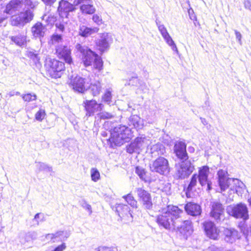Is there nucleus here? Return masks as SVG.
<instances>
[{
	"mask_svg": "<svg viewBox=\"0 0 251 251\" xmlns=\"http://www.w3.org/2000/svg\"><path fill=\"white\" fill-rule=\"evenodd\" d=\"M89 82V78H83L78 76L73 78L72 76L70 78L69 85L74 91L79 93H84L88 88Z\"/></svg>",
	"mask_w": 251,
	"mask_h": 251,
	"instance_id": "6e6552de",
	"label": "nucleus"
},
{
	"mask_svg": "<svg viewBox=\"0 0 251 251\" xmlns=\"http://www.w3.org/2000/svg\"><path fill=\"white\" fill-rule=\"evenodd\" d=\"M244 4L245 8L251 11V2L250 0H245Z\"/></svg>",
	"mask_w": 251,
	"mask_h": 251,
	"instance_id": "e2e57ef3",
	"label": "nucleus"
},
{
	"mask_svg": "<svg viewBox=\"0 0 251 251\" xmlns=\"http://www.w3.org/2000/svg\"><path fill=\"white\" fill-rule=\"evenodd\" d=\"M37 167L40 171L51 172L52 167L44 163H38Z\"/></svg>",
	"mask_w": 251,
	"mask_h": 251,
	"instance_id": "a18cd8bd",
	"label": "nucleus"
},
{
	"mask_svg": "<svg viewBox=\"0 0 251 251\" xmlns=\"http://www.w3.org/2000/svg\"><path fill=\"white\" fill-rule=\"evenodd\" d=\"M97 251H118L116 247H106L104 246L100 247L97 249Z\"/></svg>",
	"mask_w": 251,
	"mask_h": 251,
	"instance_id": "6e6d98bb",
	"label": "nucleus"
},
{
	"mask_svg": "<svg viewBox=\"0 0 251 251\" xmlns=\"http://www.w3.org/2000/svg\"><path fill=\"white\" fill-rule=\"evenodd\" d=\"M75 50L81 53L85 66L93 65L95 69L99 70L102 69L103 62L101 59L98 54L88 49L87 47L82 46L80 44H77L75 45Z\"/></svg>",
	"mask_w": 251,
	"mask_h": 251,
	"instance_id": "f257e3e1",
	"label": "nucleus"
},
{
	"mask_svg": "<svg viewBox=\"0 0 251 251\" xmlns=\"http://www.w3.org/2000/svg\"><path fill=\"white\" fill-rule=\"evenodd\" d=\"M155 23L158 27V30L159 31L162 37L169 33L166 27L164 25L161 24L160 21H158L156 20Z\"/></svg>",
	"mask_w": 251,
	"mask_h": 251,
	"instance_id": "c03bdc74",
	"label": "nucleus"
},
{
	"mask_svg": "<svg viewBox=\"0 0 251 251\" xmlns=\"http://www.w3.org/2000/svg\"><path fill=\"white\" fill-rule=\"evenodd\" d=\"M116 211L119 216L126 223L131 222L133 217L128 205L124 204H119L116 206Z\"/></svg>",
	"mask_w": 251,
	"mask_h": 251,
	"instance_id": "f3484780",
	"label": "nucleus"
},
{
	"mask_svg": "<svg viewBox=\"0 0 251 251\" xmlns=\"http://www.w3.org/2000/svg\"><path fill=\"white\" fill-rule=\"evenodd\" d=\"M46 30V25H44L43 23H37L31 28L32 35L36 38L43 37Z\"/></svg>",
	"mask_w": 251,
	"mask_h": 251,
	"instance_id": "5701e85b",
	"label": "nucleus"
},
{
	"mask_svg": "<svg viewBox=\"0 0 251 251\" xmlns=\"http://www.w3.org/2000/svg\"><path fill=\"white\" fill-rule=\"evenodd\" d=\"M98 117L101 119H108L113 117V115L107 112H102L98 114Z\"/></svg>",
	"mask_w": 251,
	"mask_h": 251,
	"instance_id": "5fc2aeb1",
	"label": "nucleus"
},
{
	"mask_svg": "<svg viewBox=\"0 0 251 251\" xmlns=\"http://www.w3.org/2000/svg\"><path fill=\"white\" fill-rule=\"evenodd\" d=\"M75 7L74 5L68 1L61 0L59 3L58 10L61 17L65 16L67 17L69 12L74 11Z\"/></svg>",
	"mask_w": 251,
	"mask_h": 251,
	"instance_id": "4be33fe9",
	"label": "nucleus"
},
{
	"mask_svg": "<svg viewBox=\"0 0 251 251\" xmlns=\"http://www.w3.org/2000/svg\"><path fill=\"white\" fill-rule=\"evenodd\" d=\"M37 236V233L35 231L28 232L24 235L25 242H29L31 240H35Z\"/></svg>",
	"mask_w": 251,
	"mask_h": 251,
	"instance_id": "79ce46f5",
	"label": "nucleus"
},
{
	"mask_svg": "<svg viewBox=\"0 0 251 251\" xmlns=\"http://www.w3.org/2000/svg\"><path fill=\"white\" fill-rule=\"evenodd\" d=\"M24 10L21 0H11L6 5L5 11L9 14Z\"/></svg>",
	"mask_w": 251,
	"mask_h": 251,
	"instance_id": "412c9836",
	"label": "nucleus"
},
{
	"mask_svg": "<svg viewBox=\"0 0 251 251\" xmlns=\"http://www.w3.org/2000/svg\"><path fill=\"white\" fill-rule=\"evenodd\" d=\"M87 3H93L92 0H74V4L77 5L80 4H86Z\"/></svg>",
	"mask_w": 251,
	"mask_h": 251,
	"instance_id": "13d9d810",
	"label": "nucleus"
},
{
	"mask_svg": "<svg viewBox=\"0 0 251 251\" xmlns=\"http://www.w3.org/2000/svg\"><path fill=\"white\" fill-rule=\"evenodd\" d=\"M198 183V176L197 174H194L190 180L189 184L186 190V195L187 197L191 198L192 197V195L196 190V188Z\"/></svg>",
	"mask_w": 251,
	"mask_h": 251,
	"instance_id": "bb28decb",
	"label": "nucleus"
},
{
	"mask_svg": "<svg viewBox=\"0 0 251 251\" xmlns=\"http://www.w3.org/2000/svg\"><path fill=\"white\" fill-rule=\"evenodd\" d=\"M209 173V168L207 166H204L199 168V174L197 175L199 182L201 186H206L207 190L211 189V182L208 178Z\"/></svg>",
	"mask_w": 251,
	"mask_h": 251,
	"instance_id": "ddd939ff",
	"label": "nucleus"
},
{
	"mask_svg": "<svg viewBox=\"0 0 251 251\" xmlns=\"http://www.w3.org/2000/svg\"><path fill=\"white\" fill-rule=\"evenodd\" d=\"M112 91L110 89L106 90L105 93L102 97L103 101L108 104H110L112 99Z\"/></svg>",
	"mask_w": 251,
	"mask_h": 251,
	"instance_id": "37998d69",
	"label": "nucleus"
},
{
	"mask_svg": "<svg viewBox=\"0 0 251 251\" xmlns=\"http://www.w3.org/2000/svg\"><path fill=\"white\" fill-rule=\"evenodd\" d=\"M46 116V113L44 109H40L35 114V119L38 121H42Z\"/></svg>",
	"mask_w": 251,
	"mask_h": 251,
	"instance_id": "603ef678",
	"label": "nucleus"
},
{
	"mask_svg": "<svg viewBox=\"0 0 251 251\" xmlns=\"http://www.w3.org/2000/svg\"><path fill=\"white\" fill-rule=\"evenodd\" d=\"M226 211L228 215L236 219H242L243 220L249 219L248 209L247 205L244 203L228 205Z\"/></svg>",
	"mask_w": 251,
	"mask_h": 251,
	"instance_id": "423d86ee",
	"label": "nucleus"
},
{
	"mask_svg": "<svg viewBox=\"0 0 251 251\" xmlns=\"http://www.w3.org/2000/svg\"><path fill=\"white\" fill-rule=\"evenodd\" d=\"M132 136L130 128L125 126L120 125L113 129L111 133L110 141L116 145L120 146L128 142Z\"/></svg>",
	"mask_w": 251,
	"mask_h": 251,
	"instance_id": "f03ea898",
	"label": "nucleus"
},
{
	"mask_svg": "<svg viewBox=\"0 0 251 251\" xmlns=\"http://www.w3.org/2000/svg\"><path fill=\"white\" fill-rule=\"evenodd\" d=\"M24 10H32L35 8L38 4V2L36 0H21Z\"/></svg>",
	"mask_w": 251,
	"mask_h": 251,
	"instance_id": "7c9ffc66",
	"label": "nucleus"
},
{
	"mask_svg": "<svg viewBox=\"0 0 251 251\" xmlns=\"http://www.w3.org/2000/svg\"><path fill=\"white\" fill-rule=\"evenodd\" d=\"M184 208L188 214L193 216H198L201 213V206L196 203L189 202L185 205Z\"/></svg>",
	"mask_w": 251,
	"mask_h": 251,
	"instance_id": "b1692460",
	"label": "nucleus"
},
{
	"mask_svg": "<svg viewBox=\"0 0 251 251\" xmlns=\"http://www.w3.org/2000/svg\"><path fill=\"white\" fill-rule=\"evenodd\" d=\"M166 211L170 214V217L174 218V221L180 222L178 220L180 218V214L183 213V211L176 206H168Z\"/></svg>",
	"mask_w": 251,
	"mask_h": 251,
	"instance_id": "c85d7f7f",
	"label": "nucleus"
},
{
	"mask_svg": "<svg viewBox=\"0 0 251 251\" xmlns=\"http://www.w3.org/2000/svg\"><path fill=\"white\" fill-rule=\"evenodd\" d=\"M151 150L152 152H157L158 154L160 155H163L165 152L164 146L160 143H158L155 145H153L151 148Z\"/></svg>",
	"mask_w": 251,
	"mask_h": 251,
	"instance_id": "e433bc0d",
	"label": "nucleus"
},
{
	"mask_svg": "<svg viewBox=\"0 0 251 251\" xmlns=\"http://www.w3.org/2000/svg\"><path fill=\"white\" fill-rule=\"evenodd\" d=\"M59 238L60 242L64 241L70 236V233L66 230L58 231Z\"/></svg>",
	"mask_w": 251,
	"mask_h": 251,
	"instance_id": "3c124183",
	"label": "nucleus"
},
{
	"mask_svg": "<svg viewBox=\"0 0 251 251\" xmlns=\"http://www.w3.org/2000/svg\"><path fill=\"white\" fill-rule=\"evenodd\" d=\"M194 169V165L190 161H182L177 170L176 175L178 178L184 179L188 177Z\"/></svg>",
	"mask_w": 251,
	"mask_h": 251,
	"instance_id": "9b49d317",
	"label": "nucleus"
},
{
	"mask_svg": "<svg viewBox=\"0 0 251 251\" xmlns=\"http://www.w3.org/2000/svg\"><path fill=\"white\" fill-rule=\"evenodd\" d=\"M44 215L42 213H39L36 214L32 221V226H36L39 225L40 222L43 221Z\"/></svg>",
	"mask_w": 251,
	"mask_h": 251,
	"instance_id": "ea45409f",
	"label": "nucleus"
},
{
	"mask_svg": "<svg viewBox=\"0 0 251 251\" xmlns=\"http://www.w3.org/2000/svg\"><path fill=\"white\" fill-rule=\"evenodd\" d=\"M85 110L86 111V115L91 116L95 112L101 111L103 105L101 103H98L95 100H85L83 101Z\"/></svg>",
	"mask_w": 251,
	"mask_h": 251,
	"instance_id": "a211bd4d",
	"label": "nucleus"
},
{
	"mask_svg": "<svg viewBox=\"0 0 251 251\" xmlns=\"http://www.w3.org/2000/svg\"><path fill=\"white\" fill-rule=\"evenodd\" d=\"M123 198L131 207L136 208L137 207V201L135 200L134 198L130 194H128L126 196H124Z\"/></svg>",
	"mask_w": 251,
	"mask_h": 251,
	"instance_id": "4c0bfd02",
	"label": "nucleus"
},
{
	"mask_svg": "<svg viewBox=\"0 0 251 251\" xmlns=\"http://www.w3.org/2000/svg\"><path fill=\"white\" fill-rule=\"evenodd\" d=\"M128 125L133 126L134 128L139 129L144 126L143 120L136 115L131 116L128 119Z\"/></svg>",
	"mask_w": 251,
	"mask_h": 251,
	"instance_id": "cd10ccee",
	"label": "nucleus"
},
{
	"mask_svg": "<svg viewBox=\"0 0 251 251\" xmlns=\"http://www.w3.org/2000/svg\"><path fill=\"white\" fill-rule=\"evenodd\" d=\"M45 67L52 77H60L61 72L64 70V64L50 57H47L45 62Z\"/></svg>",
	"mask_w": 251,
	"mask_h": 251,
	"instance_id": "7ed1b4c3",
	"label": "nucleus"
},
{
	"mask_svg": "<svg viewBox=\"0 0 251 251\" xmlns=\"http://www.w3.org/2000/svg\"><path fill=\"white\" fill-rule=\"evenodd\" d=\"M225 240L226 242L232 243L239 238L238 231L233 228H226L224 230Z\"/></svg>",
	"mask_w": 251,
	"mask_h": 251,
	"instance_id": "a878e982",
	"label": "nucleus"
},
{
	"mask_svg": "<svg viewBox=\"0 0 251 251\" xmlns=\"http://www.w3.org/2000/svg\"><path fill=\"white\" fill-rule=\"evenodd\" d=\"M46 5H51L56 0H41Z\"/></svg>",
	"mask_w": 251,
	"mask_h": 251,
	"instance_id": "69168bd1",
	"label": "nucleus"
},
{
	"mask_svg": "<svg viewBox=\"0 0 251 251\" xmlns=\"http://www.w3.org/2000/svg\"><path fill=\"white\" fill-rule=\"evenodd\" d=\"M83 208L87 210L89 212L90 214L92 213L91 206L87 203L85 201H84L83 203L81 204Z\"/></svg>",
	"mask_w": 251,
	"mask_h": 251,
	"instance_id": "052dcab7",
	"label": "nucleus"
},
{
	"mask_svg": "<svg viewBox=\"0 0 251 251\" xmlns=\"http://www.w3.org/2000/svg\"><path fill=\"white\" fill-rule=\"evenodd\" d=\"M80 9L82 13L86 14H92L96 11V9L92 3L83 4L81 5Z\"/></svg>",
	"mask_w": 251,
	"mask_h": 251,
	"instance_id": "72a5a7b5",
	"label": "nucleus"
},
{
	"mask_svg": "<svg viewBox=\"0 0 251 251\" xmlns=\"http://www.w3.org/2000/svg\"><path fill=\"white\" fill-rule=\"evenodd\" d=\"M177 225L174 227L178 228L179 232L185 238H187L193 232V229L192 226V222L189 220L176 221Z\"/></svg>",
	"mask_w": 251,
	"mask_h": 251,
	"instance_id": "dca6fc26",
	"label": "nucleus"
},
{
	"mask_svg": "<svg viewBox=\"0 0 251 251\" xmlns=\"http://www.w3.org/2000/svg\"><path fill=\"white\" fill-rule=\"evenodd\" d=\"M112 41L113 39L111 34L108 33H103L100 34V38L97 40L96 45L99 50L103 52L109 48Z\"/></svg>",
	"mask_w": 251,
	"mask_h": 251,
	"instance_id": "2eb2a0df",
	"label": "nucleus"
},
{
	"mask_svg": "<svg viewBox=\"0 0 251 251\" xmlns=\"http://www.w3.org/2000/svg\"><path fill=\"white\" fill-rule=\"evenodd\" d=\"M133 142L139 151L148 145L149 140L145 137H140L135 138Z\"/></svg>",
	"mask_w": 251,
	"mask_h": 251,
	"instance_id": "473e14b6",
	"label": "nucleus"
},
{
	"mask_svg": "<svg viewBox=\"0 0 251 251\" xmlns=\"http://www.w3.org/2000/svg\"><path fill=\"white\" fill-rule=\"evenodd\" d=\"M7 95L9 96V97H11L14 96V95L19 96L20 95V93L19 92H15L14 91H12L9 92Z\"/></svg>",
	"mask_w": 251,
	"mask_h": 251,
	"instance_id": "774afa93",
	"label": "nucleus"
},
{
	"mask_svg": "<svg viewBox=\"0 0 251 251\" xmlns=\"http://www.w3.org/2000/svg\"><path fill=\"white\" fill-rule=\"evenodd\" d=\"M55 26L59 31L63 32L64 31V26L62 24L56 23L55 24Z\"/></svg>",
	"mask_w": 251,
	"mask_h": 251,
	"instance_id": "0e129e2a",
	"label": "nucleus"
},
{
	"mask_svg": "<svg viewBox=\"0 0 251 251\" xmlns=\"http://www.w3.org/2000/svg\"><path fill=\"white\" fill-rule=\"evenodd\" d=\"M135 193L137 195L139 201L144 208L150 209L152 208L151 197L148 191L143 188L138 187L135 188Z\"/></svg>",
	"mask_w": 251,
	"mask_h": 251,
	"instance_id": "1a4fd4ad",
	"label": "nucleus"
},
{
	"mask_svg": "<svg viewBox=\"0 0 251 251\" xmlns=\"http://www.w3.org/2000/svg\"><path fill=\"white\" fill-rule=\"evenodd\" d=\"M217 175L218 177V183L221 192L225 191L229 187L231 183L238 185V186L241 188H242V186H245L244 184L238 179L228 177V173L226 170L222 169L219 170L217 172Z\"/></svg>",
	"mask_w": 251,
	"mask_h": 251,
	"instance_id": "20e7f679",
	"label": "nucleus"
},
{
	"mask_svg": "<svg viewBox=\"0 0 251 251\" xmlns=\"http://www.w3.org/2000/svg\"><path fill=\"white\" fill-rule=\"evenodd\" d=\"M170 214L166 211V209H164L162 214L157 216V223L166 229H170L172 226H176L177 222L174 221V218L170 217Z\"/></svg>",
	"mask_w": 251,
	"mask_h": 251,
	"instance_id": "9d476101",
	"label": "nucleus"
},
{
	"mask_svg": "<svg viewBox=\"0 0 251 251\" xmlns=\"http://www.w3.org/2000/svg\"><path fill=\"white\" fill-rule=\"evenodd\" d=\"M27 56L31 59L37 66L41 65L40 60V57L38 53L35 50L28 51Z\"/></svg>",
	"mask_w": 251,
	"mask_h": 251,
	"instance_id": "f704fd0d",
	"label": "nucleus"
},
{
	"mask_svg": "<svg viewBox=\"0 0 251 251\" xmlns=\"http://www.w3.org/2000/svg\"><path fill=\"white\" fill-rule=\"evenodd\" d=\"M210 216L217 223L224 220V208L221 203L219 202H213L210 212Z\"/></svg>",
	"mask_w": 251,
	"mask_h": 251,
	"instance_id": "4468645a",
	"label": "nucleus"
},
{
	"mask_svg": "<svg viewBox=\"0 0 251 251\" xmlns=\"http://www.w3.org/2000/svg\"><path fill=\"white\" fill-rule=\"evenodd\" d=\"M58 235V231L55 233L48 234L46 235V238L47 240L50 241L53 243L60 242Z\"/></svg>",
	"mask_w": 251,
	"mask_h": 251,
	"instance_id": "a19ab883",
	"label": "nucleus"
},
{
	"mask_svg": "<svg viewBox=\"0 0 251 251\" xmlns=\"http://www.w3.org/2000/svg\"><path fill=\"white\" fill-rule=\"evenodd\" d=\"M163 38L168 45L173 43L174 41L169 33L163 36Z\"/></svg>",
	"mask_w": 251,
	"mask_h": 251,
	"instance_id": "bf43d9fd",
	"label": "nucleus"
},
{
	"mask_svg": "<svg viewBox=\"0 0 251 251\" xmlns=\"http://www.w3.org/2000/svg\"><path fill=\"white\" fill-rule=\"evenodd\" d=\"M88 88L94 96L99 95L101 91V85L98 81L93 83L91 82Z\"/></svg>",
	"mask_w": 251,
	"mask_h": 251,
	"instance_id": "2f4dec72",
	"label": "nucleus"
},
{
	"mask_svg": "<svg viewBox=\"0 0 251 251\" xmlns=\"http://www.w3.org/2000/svg\"><path fill=\"white\" fill-rule=\"evenodd\" d=\"M168 45L171 47V49L173 51H176V53L178 52L177 47L176 44L175 43L174 41H173V43L169 44Z\"/></svg>",
	"mask_w": 251,
	"mask_h": 251,
	"instance_id": "338daca9",
	"label": "nucleus"
},
{
	"mask_svg": "<svg viewBox=\"0 0 251 251\" xmlns=\"http://www.w3.org/2000/svg\"><path fill=\"white\" fill-rule=\"evenodd\" d=\"M42 20L43 22H45V24L44 25H46V26L48 25H52L55 21V18L52 16L45 15L43 16Z\"/></svg>",
	"mask_w": 251,
	"mask_h": 251,
	"instance_id": "49530a36",
	"label": "nucleus"
},
{
	"mask_svg": "<svg viewBox=\"0 0 251 251\" xmlns=\"http://www.w3.org/2000/svg\"><path fill=\"white\" fill-rule=\"evenodd\" d=\"M99 28L97 27H88L84 25H80L78 29V34L84 37H87L99 31Z\"/></svg>",
	"mask_w": 251,
	"mask_h": 251,
	"instance_id": "393cba45",
	"label": "nucleus"
},
{
	"mask_svg": "<svg viewBox=\"0 0 251 251\" xmlns=\"http://www.w3.org/2000/svg\"><path fill=\"white\" fill-rule=\"evenodd\" d=\"M22 98L25 101H31L36 100L37 96L34 94L28 93L22 96Z\"/></svg>",
	"mask_w": 251,
	"mask_h": 251,
	"instance_id": "09e8293b",
	"label": "nucleus"
},
{
	"mask_svg": "<svg viewBox=\"0 0 251 251\" xmlns=\"http://www.w3.org/2000/svg\"><path fill=\"white\" fill-rule=\"evenodd\" d=\"M57 56L63 59L66 63L71 64L72 62L70 47L64 44L56 46L55 49Z\"/></svg>",
	"mask_w": 251,
	"mask_h": 251,
	"instance_id": "f8f14e48",
	"label": "nucleus"
},
{
	"mask_svg": "<svg viewBox=\"0 0 251 251\" xmlns=\"http://www.w3.org/2000/svg\"><path fill=\"white\" fill-rule=\"evenodd\" d=\"M174 152L181 161H186L189 157L186 151V145L182 141L176 142L174 147Z\"/></svg>",
	"mask_w": 251,
	"mask_h": 251,
	"instance_id": "6ab92c4d",
	"label": "nucleus"
},
{
	"mask_svg": "<svg viewBox=\"0 0 251 251\" xmlns=\"http://www.w3.org/2000/svg\"><path fill=\"white\" fill-rule=\"evenodd\" d=\"M49 44L54 45L56 48V46L63 44V39L62 36L58 34H53L51 36Z\"/></svg>",
	"mask_w": 251,
	"mask_h": 251,
	"instance_id": "c9c22d12",
	"label": "nucleus"
},
{
	"mask_svg": "<svg viewBox=\"0 0 251 251\" xmlns=\"http://www.w3.org/2000/svg\"><path fill=\"white\" fill-rule=\"evenodd\" d=\"M34 16L33 12L26 10L24 12H20L18 15L12 16L11 18V24L14 26H23L31 21Z\"/></svg>",
	"mask_w": 251,
	"mask_h": 251,
	"instance_id": "0eeeda50",
	"label": "nucleus"
},
{
	"mask_svg": "<svg viewBox=\"0 0 251 251\" xmlns=\"http://www.w3.org/2000/svg\"><path fill=\"white\" fill-rule=\"evenodd\" d=\"M204 230L207 235L210 238L216 240L217 239L219 230L216 227L215 224L211 222H205L203 224Z\"/></svg>",
	"mask_w": 251,
	"mask_h": 251,
	"instance_id": "aec40b11",
	"label": "nucleus"
},
{
	"mask_svg": "<svg viewBox=\"0 0 251 251\" xmlns=\"http://www.w3.org/2000/svg\"><path fill=\"white\" fill-rule=\"evenodd\" d=\"M234 32H235L236 39L237 40V41H238V43L240 44V45H241L242 43V40H241L242 35H241V33L236 30H234Z\"/></svg>",
	"mask_w": 251,
	"mask_h": 251,
	"instance_id": "680f3d73",
	"label": "nucleus"
},
{
	"mask_svg": "<svg viewBox=\"0 0 251 251\" xmlns=\"http://www.w3.org/2000/svg\"><path fill=\"white\" fill-rule=\"evenodd\" d=\"M9 38L12 42L18 46H22L26 43V37L22 33H20L16 36H11Z\"/></svg>",
	"mask_w": 251,
	"mask_h": 251,
	"instance_id": "c756f323",
	"label": "nucleus"
},
{
	"mask_svg": "<svg viewBox=\"0 0 251 251\" xmlns=\"http://www.w3.org/2000/svg\"><path fill=\"white\" fill-rule=\"evenodd\" d=\"M92 20L98 25H100L103 24L101 18L97 14H95L93 15Z\"/></svg>",
	"mask_w": 251,
	"mask_h": 251,
	"instance_id": "4d7b16f0",
	"label": "nucleus"
},
{
	"mask_svg": "<svg viewBox=\"0 0 251 251\" xmlns=\"http://www.w3.org/2000/svg\"><path fill=\"white\" fill-rule=\"evenodd\" d=\"M126 151L128 153L131 154L134 152H138L139 150L135 143L132 142L126 147Z\"/></svg>",
	"mask_w": 251,
	"mask_h": 251,
	"instance_id": "864d4df0",
	"label": "nucleus"
},
{
	"mask_svg": "<svg viewBox=\"0 0 251 251\" xmlns=\"http://www.w3.org/2000/svg\"><path fill=\"white\" fill-rule=\"evenodd\" d=\"M91 176L92 180L95 182L97 181L100 177V173L96 168H92L91 170Z\"/></svg>",
	"mask_w": 251,
	"mask_h": 251,
	"instance_id": "8fccbe9b",
	"label": "nucleus"
},
{
	"mask_svg": "<svg viewBox=\"0 0 251 251\" xmlns=\"http://www.w3.org/2000/svg\"><path fill=\"white\" fill-rule=\"evenodd\" d=\"M150 168L152 172L161 175H166L170 171L168 160L162 156L158 157L150 163Z\"/></svg>",
	"mask_w": 251,
	"mask_h": 251,
	"instance_id": "39448f33",
	"label": "nucleus"
},
{
	"mask_svg": "<svg viewBox=\"0 0 251 251\" xmlns=\"http://www.w3.org/2000/svg\"><path fill=\"white\" fill-rule=\"evenodd\" d=\"M239 227L241 231L246 237L251 234V227L245 224V223H240L239 225Z\"/></svg>",
	"mask_w": 251,
	"mask_h": 251,
	"instance_id": "58836bf2",
	"label": "nucleus"
},
{
	"mask_svg": "<svg viewBox=\"0 0 251 251\" xmlns=\"http://www.w3.org/2000/svg\"><path fill=\"white\" fill-rule=\"evenodd\" d=\"M135 173L141 179L146 180V172L143 168L139 166L136 167Z\"/></svg>",
	"mask_w": 251,
	"mask_h": 251,
	"instance_id": "de8ad7c7",
	"label": "nucleus"
}]
</instances>
